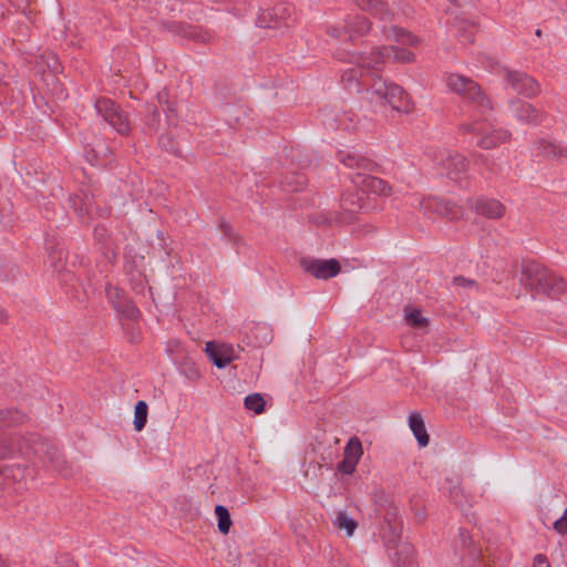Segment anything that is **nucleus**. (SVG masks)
Masks as SVG:
<instances>
[{
	"mask_svg": "<svg viewBox=\"0 0 567 567\" xmlns=\"http://www.w3.org/2000/svg\"><path fill=\"white\" fill-rule=\"evenodd\" d=\"M343 50L349 55V62L354 64L342 73V82L348 90L364 92L365 97L375 107L390 105L398 112L411 111L405 91L396 84H386L377 75V72L390 61L400 63L414 61L415 55L412 51L395 45L374 47L369 52H350L347 48Z\"/></svg>",
	"mask_w": 567,
	"mask_h": 567,
	"instance_id": "f257e3e1",
	"label": "nucleus"
},
{
	"mask_svg": "<svg viewBox=\"0 0 567 567\" xmlns=\"http://www.w3.org/2000/svg\"><path fill=\"white\" fill-rule=\"evenodd\" d=\"M18 455L31 460L33 465L44 464L45 458H48L56 470H60L58 450L50 443L42 441L37 434L14 435L2 442L1 457Z\"/></svg>",
	"mask_w": 567,
	"mask_h": 567,
	"instance_id": "f03ea898",
	"label": "nucleus"
},
{
	"mask_svg": "<svg viewBox=\"0 0 567 567\" xmlns=\"http://www.w3.org/2000/svg\"><path fill=\"white\" fill-rule=\"evenodd\" d=\"M523 270L529 280V286L550 297L560 295L565 289V284L561 278L537 262H525Z\"/></svg>",
	"mask_w": 567,
	"mask_h": 567,
	"instance_id": "7ed1b4c3",
	"label": "nucleus"
},
{
	"mask_svg": "<svg viewBox=\"0 0 567 567\" xmlns=\"http://www.w3.org/2000/svg\"><path fill=\"white\" fill-rule=\"evenodd\" d=\"M445 83L450 91L475 103L482 112L492 110L491 100L484 95L481 87L470 78L451 73L445 76Z\"/></svg>",
	"mask_w": 567,
	"mask_h": 567,
	"instance_id": "20e7f679",
	"label": "nucleus"
},
{
	"mask_svg": "<svg viewBox=\"0 0 567 567\" xmlns=\"http://www.w3.org/2000/svg\"><path fill=\"white\" fill-rule=\"evenodd\" d=\"M433 164L442 176L461 182L466 177L467 162L464 156L443 150L433 155Z\"/></svg>",
	"mask_w": 567,
	"mask_h": 567,
	"instance_id": "39448f33",
	"label": "nucleus"
},
{
	"mask_svg": "<svg viewBox=\"0 0 567 567\" xmlns=\"http://www.w3.org/2000/svg\"><path fill=\"white\" fill-rule=\"evenodd\" d=\"M419 206L423 214L431 219L444 217L449 220H457L464 216L461 206L437 197L423 198Z\"/></svg>",
	"mask_w": 567,
	"mask_h": 567,
	"instance_id": "423d86ee",
	"label": "nucleus"
},
{
	"mask_svg": "<svg viewBox=\"0 0 567 567\" xmlns=\"http://www.w3.org/2000/svg\"><path fill=\"white\" fill-rule=\"evenodd\" d=\"M370 29L369 21L360 16H349L340 25L331 27L329 33L332 38L340 40L342 43L348 41L354 42L355 39L364 35Z\"/></svg>",
	"mask_w": 567,
	"mask_h": 567,
	"instance_id": "0eeeda50",
	"label": "nucleus"
},
{
	"mask_svg": "<svg viewBox=\"0 0 567 567\" xmlns=\"http://www.w3.org/2000/svg\"><path fill=\"white\" fill-rule=\"evenodd\" d=\"M464 128L482 135L477 141V145L485 150L494 148L497 145L505 143L511 137V133L508 131L492 128L486 121L470 123L465 125Z\"/></svg>",
	"mask_w": 567,
	"mask_h": 567,
	"instance_id": "6e6552de",
	"label": "nucleus"
},
{
	"mask_svg": "<svg viewBox=\"0 0 567 567\" xmlns=\"http://www.w3.org/2000/svg\"><path fill=\"white\" fill-rule=\"evenodd\" d=\"M95 110L117 133H128L130 121L113 101L100 99L95 102Z\"/></svg>",
	"mask_w": 567,
	"mask_h": 567,
	"instance_id": "1a4fd4ad",
	"label": "nucleus"
},
{
	"mask_svg": "<svg viewBox=\"0 0 567 567\" xmlns=\"http://www.w3.org/2000/svg\"><path fill=\"white\" fill-rule=\"evenodd\" d=\"M300 265L306 272L321 280L333 278L341 270L340 264L336 259L323 260L303 257L300 260Z\"/></svg>",
	"mask_w": 567,
	"mask_h": 567,
	"instance_id": "9d476101",
	"label": "nucleus"
},
{
	"mask_svg": "<svg viewBox=\"0 0 567 567\" xmlns=\"http://www.w3.org/2000/svg\"><path fill=\"white\" fill-rule=\"evenodd\" d=\"M454 553L464 567H475L481 557V550L474 545L470 534L460 529L454 543Z\"/></svg>",
	"mask_w": 567,
	"mask_h": 567,
	"instance_id": "9b49d317",
	"label": "nucleus"
},
{
	"mask_svg": "<svg viewBox=\"0 0 567 567\" xmlns=\"http://www.w3.org/2000/svg\"><path fill=\"white\" fill-rule=\"evenodd\" d=\"M353 187L359 188L363 198L371 203L370 196H388L390 195V186L383 181L374 176L357 174L352 179Z\"/></svg>",
	"mask_w": 567,
	"mask_h": 567,
	"instance_id": "f8f14e48",
	"label": "nucleus"
},
{
	"mask_svg": "<svg viewBox=\"0 0 567 567\" xmlns=\"http://www.w3.org/2000/svg\"><path fill=\"white\" fill-rule=\"evenodd\" d=\"M499 74L503 75L507 84L519 94L532 96L538 92L537 83L526 73L502 68Z\"/></svg>",
	"mask_w": 567,
	"mask_h": 567,
	"instance_id": "ddd939ff",
	"label": "nucleus"
},
{
	"mask_svg": "<svg viewBox=\"0 0 567 567\" xmlns=\"http://www.w3.org/2000/svg\"><path fill=\"white\" fill-rule=\"evenodd\" d=\"M205 352L209 360L218 368H226L230 362L237 359V351L233 344L216 343L209 341L205 346Z\"/></svg>",
	"mask_w": 567,
	"mask_h": 567,
	"instance_id": "4468645a",
	"label": "nucleus"
},
{
	"mask_svg": "<svg viewBox=\"0 0 567 567\" xmlns=\"http://www.w3.org/2000/svg\"><path fill=\"white\" fill-rule=\"evenodd\" d=\"M25 465L12 464L0 471V495L6 489L19 492L22 488V481L25 480Z\"/></svg>",
	"mask_w": 567,
	"mask_h": 567,
	"instance_id": "2eb2a0df",
	"label": "nucleus"
},
{
	"mask_svg": "<svg viewBox=\"0 0 567 567\" xmlns=\"http://www.w3.org/2000/svg\"><path fill=\"white\" fill-rule=\"evenodd\" d=\"M105 291L109 301L117 312L128 319H136L138 317V309L126 298L122 289L110 285Z\"/></svg>",
	"mask_w": 567,
	"mask_h": 567,
	"instance_id": "dca6fc26",
	"label": "nucleus"
},
{
	"mask_svg": "<svg viewBox=\"0 0 567 567\" xmlns=\"http://www.w3.org/2000/svg\"><path fill=\"white\" fill-rule=\"evenodd\" d=\"M362 453L360 440L358 437L350 439L343 451V460L338 464V471L351 475L355 471Z\"/></svg>",
	"mask_w": 567,
	"mask_h": 567,
	"instance_id": "f3484780",
	"label": "nucleus"
},
{
	"mask_svg": "<svg viewBox=\"0 0 567 567\" xmlns=\"http://www.w3.org/2000/svg\"><path fill=\"white\" fill-rule=\"evenodd\" d=\"M468 206L475 214L491 219H498L505 213V206L501 202L486 197L470 199Z\"/></svg>",
	"mask_w": 567,
	"mask_h": 567,
	"instance_id": "a211bd4d",
	"label": "nucleus"
},
{
	"mask_svg": "<svg viewBox=\"0 0 567 567\" xmlns=\"http://www.w3.org/2000/svg\"><path fill=\"white\" fill-rule=\"evenodd\" d=\"M357 6L360 10L371 13L380 21L386 22L393 18V12L381 0H357Z\"/></svg>",
	"mask_w": 567,
	"mask_h": 567,
	"instance_id": "6ab92c4d",
	"label": "nucleus"
},
{
	"mask_svg": "<svg viewBox=\"0 0 567 567\" xmlns=\"http://www.w3.org/2000/svg\"><path fill=\"white\" fill-rule=\"evenodd\" d=\"M341 206L344 210L355 213L362 209L373 207L372 203L367 202L361 195L359 188L354 187V192L347 190L341 197Z\"/></svg>",
	"mask_w": 567,
	"mask_h": 567,
	"instance_id": "aec40b11",
	"label": "nucleus"
},
{
	"mask_svg": "<svg viewBox=\"0 0 567 567\" xmlns=\"http://www.w3.org/2000/svg\"><path fill=\"white\" fill-rule=\"evenodd\" d=\"M511 111L513 115L523 123H537L539 114L537 111L527 102L513 101L511 102Z\"/></svg>",
	"mask_w": 567,
	"mask_h": 567,
	"instance_id": "412c9836",
	"label": "nucleus"
},
{
	"mask_svg": "<svg viewBox=\"0 0 567 567\" xmlns=\"http://www.w3.org/2000/svg\"><path fill=\"white\" fill-rule=\"evenodd\" d=\"M382 32L384 34L385 40H393L400 44H406L411 47H415L419 44V39L415 35L404 31L399 27L391 25L386 28V25H383Z\"/></svg>",
	"mask_w": 567,
	"mask_h": 567,
	"instance_id": "4be33fe9",
	"label": "nucleus"
},
{
	"mask_svg": "<svg viewBox=\"0 0 567 567\" xmlns=\"http://www.w3.org/2000/svg\"><path fill=\"white\" fill-rule=\"evenodd\" d=\"M322 116V122L328 128L351 130L355 127L352 117L347 112H343L341 114H333L332 112H328L324 113Z\"/></svg>",
	"mask_w": 567,
	"mask_h": 567,
	"instance_id": "5701e85b",
	"label": "nucleus"
},
{
	"mask_svg": "<svg viewBox=\"0 0 567 567\" xmlns=\"http://www.w3.org/2000/svg\"><path fill=\"white\" fill-rule=\"evenodd\" d=\"M409 426L413 432L420 446H426L429 444V435L426 433L424 421L422 415L416 412H412L409 415Z\"/></svg>",
	"mask_w": 567,
	"mask_h": 567,
	"instance_id": "b1692460",
	"label": "nucleus"
},
{
	"mask_svg": "<svg viewBox=\"0 0 567 567\" xmlns=\"http://www.w3.org/2000/svg\"><path fill=\"white\" fill-rule=\"evenodd\" d=\"M339 159L349 168L368 169L372 166V163L369 159L354 151L340 152Z\"/></svg>",
	"mask_w": 567,
	"mask_h": 567,
	"instance_id": "393cba45",
	"label": "nucleus"
},
{
	"mask_svg": "<svg viewBox=\"0 0 567 567\" xmlns=\"http://www.w3.org/2000/svg\"><path fill=\"white\" fill-rule=\"evenodd\" d=\"M395 563L398 567H416V563L413 557V548L404 543L394 553Z\"/></svg>",
	"mask_w": 567,
	"mask_h": 567,
	"instance_id": "a878e982",
	"label": "nucleus"
},
{
	"mask_svg": "<svg viewBox=\"0 0 567 567\" xmlns=\"http://www.w3.org/2000/svg\"><path fill=\"white\" fill-rule=\"evenodd\" d=\"M536 150L538 154H543L547 157H561L567 155V150L565 147L545 140L536 143Z\"/></svg>",
	"mask_w": 567,
	"mask_h": 567,
	"instance_id": "bb28decb",
	"label": "nucleus"
},
{
	"mask_svg": "<svg viewBox=\"0 0 567 567\" xmlns=\"http://www.w3.org/2000/svg\"><path fill=\"white\" fill-rule=\"evenodd\" d=\"M27 415L18 410H0V429L23 423Z\"/></svg>",
	"mask_w": 567,
	"mask_h": 567,
	"instance_id": "cd10ccee",
	"label": "nucleus"
},
{
	"mask_svg": "<svg viewBox=\"0 0 567 567\" xmlns=\"http://www.w3.org/2000/svg\"><path fill=\"white\" fill-rule=\"evenodd\" d=\"M333 525L340 530H344L348 537L352 536L357 529V522L346 512H339L333 519Z\"/></svg>",
	"mask_w": 567,
	"mask_h": 567,
	"instance_id": "c85d7f7f",
	"label": "nucleus"
},
{
	"mask_svg": "<svg viewBox=\"0 0 567 567\" xmlns=\"http://www.w3.org/2000/svg\"><path fill=\"white\" fill-rule=\"evenodd\" d=\"M215 514L218 519L219 532L224 535L228 534L231 526V519L228 509L223 505H217L215 507Z\"/></svg>",
	"mask_w": 567,
	"mask_h": 567,
	"instance_id": "c756f323",
	"label": "nucleus"
},
{
	"mask_svg": "<svg viewBox=\"0 0 567 567\" xmlns=\"http://www.w3.org/2000/svg\"><path fill=\"white\" fill-rule=\"evenodd\" d=\"M147 421V404L144 401H138L134 411V429L141 431Z\"/></svg>",
	"mask_w": 567,
	"mask_h": 567,
	"instance_id": "7c9ffc66",
	"label": "nucleus"
},
{
	"mask_svg": "<svg viewBox=\"0 0 567 567\" xmlns=\"http://www.w3.org/2000/svg\"><path fill=\"white\" fill-rule=\"evenodd\" d=\"M405 320L410 326L420 329L429 323V320L417 309H405Z\"/></svg>",
	"mask_w": 567,
	"mask_h": 567,
	"instance_id": "2f4dec72",
	"label": "nucleus"
},
{
	"mask_svg": "<svg viewBox=\"0 0 567 567\" xmlns=\"http://www.w3.org/2000/svg\"><path fill=\"white\" fill-rule=\"evenodd\" d=\"M246 409L259 414L265 410V400L259 393L249 394L245 398Z\"/></svg>",
	"mask_w": 567,
	"mask_h": 567,
	"instance_id": "473e14b6",
	"label": "nucleus"
},
{
	"mask_svg": "<svg viewBox=\"0 0 567 567\" xmlns=\"http://www.w3.org/2000/svg\"><path fill=\"white\" fill-rule=\"evenodd\" d=\"M474 25L461 21L460 24L456 25V35L460 38L462 42H471L474 38Z\"/></svg>",
	"mask_w": 567,
	"mask_h": 567,
	"instance_id": "72a5a7b5",
	"label": "nucleus"
},
{
	"mask_svg": "<svg viewBox=\"0 0 567 567\" xmlns=\"http://www.w3.org/2000/svg\"><path fill=\"white\" fill-rule=\"evenodd\" d=\"M446 483L450 484L449 486V491H450V496L451 498L454 501L455 504H461L462 503V499H461V489L456 486V482L454 484V482L452 480H446Z\"/></svg>",
	"mask_w": 567,
	"mask_h": 567,
	"instance_id": "f704fd0d",
	"label": "nucleus"
},
{
	"mask_svg": "<svg viewBox=\"0 0 567 567\" xmlns=\"http://www.w3.org/2000/svg\"><path fill=\"white\" fill-rule=\"evenodd\" d=\"M554 528L559 534H567V508L565 509L564 515L554 523Z\"/></svg>",
	"mask_w": 567,
	"mask_h": 567,
	"instance_id": "c9c22d12",
	"label": "nucleus"
},
{
	"mask_svg": "<svg viewBox=\"0 0 567 567\" xmlns=\"http://www.w3.org/2000/svg\"><path fill=\"white\" fill-rule=\"evenodd\" d=\"M70 200L73 203V207L80 217L84 218L85 215L91 214V204H85V207H83V206L78 207V200H80V198L74 197V198H71Z\"/></svg>",
	"mask_w": 567,
	"mask_h": 567,
	"instance_id": "e433bc0d",
	"label": "nucleus"
},
{
	"mask_svg": "<svg viewBox=\"0 0 567 567\" xmlns=\"http://www.w3.org/2000/svg\"><path fill=\"white\" fill-rule=\"evenodd\" d=\"M533 567H550V565L544 555L538 554L534 558Z\"/></svg>",
	"mask_w": 567,
	"mask_h": 567,
	"instance_id": "4c0bfd02",
	"label": "nucleus"
},
{
	"mask_svg": "<svg viewBox=\"0 0 567 567\" xmlns=\"http://www.w3.org/2000/svg\"><path fill=\"white\" fill-rule=\"evenodd\" d=\"M454 285L456 286H462V287H472L475 285V282L473 280H468L464 277H455L454 280H453Z\"/></svg>",
	"mask_w": 567,
	"mask_h": 567,
	"instance_id": "58836bf2",
	"label": "nucleus"
},
{
	"mask_svg": "<svg viewBox=\"0 0 567 567\" xmlns=\"http://www.w3.org/2000/svg\"><path fill=\"white\" fill-rule=\"evenodd\" d=\"M48 68L52 73H56L59 71L60 64L54 55L50 56V61H48Z\"/></svg>",
	"mask_w": 567,
	"mask_h": 567,
	"instance_id": "ea45409f",
	"label": "nucleus"
},
{
	"mask_svg": "<svg viewBox=\"0 0 567 567\" xmlns=\"http://www.w3.org/2000/svg\"><path fill=\"white\" fill-rule=\"evenodd\" d=\"M164 112L166 113L167 118L172 121L171 116L175 112V110L171 105H167L166 109H164Z\"/></svg>",
	"mask_w": 567,
	"mask_h": 567,
	"instance_id": "a19ab883",
	"label": "nucleus"
},
{
	"mask_svg": "<svg viewBox=\"0 0 567 567\" xmlns=\"http://www.w3.org/2000/svg\"><path fill=\"white\" fill-rule=\"evenodd\" d=\"M221 227H223L224 234H225L226 236H228V237H231V228H230V226H229V225H227V224H223V226H221Z\"/></svg>",
	"mask_w": 567,
	"mask_h": 567,
	"instance_id": "79ce46f5",
	"label": "nucleus"
},
{
	"mask_svg": "<svg viewBox=\"0 0 567 567\" xmlns=\"http://www.w3.org/2000/svg\"><path fill=\"white\" fill-rule=\"evenodd\" d=\"M258 329L260 330H264L266 331V334H265V338L262 340V342H268L269 341V331H268V328L266 326H262V327H257Z\"/></svg>",
	"mask_w": 567,
	"mask_h": 567,
	"instance_id": "37998d69",
	"label": "nucleus"
},
{
	"mask_svg": "<svg viewBox=\"0 0 567 567\" xmlns=\"http://www.w3.org/2000/svg\"><path fill=\"white\" fill-rule=\"evenodd\" d=\"M4 319V311L0 308V320Z\"/></svg>",
	"mask_w": 567,
	"mask_h": 567,
	"instance_id": "c03bdc74",
	"label": "nucleus"
},
{
	"mask_svg": "<svg viewBox=\"0 0 567 567\" xmlns=\"http://www.w3.org/2000/svg\"><path fill=\"white\" fill-rule=\"evenodd\" d=\"M540 34H542V31L538 29V30L536 31V35L540 37Z\"/></svg>",
	"mask_w": 567,
	"mask_h": 567,
	"instance_id": "a18cd8bd",
	"label": "nucleus"
}]
</instances>
